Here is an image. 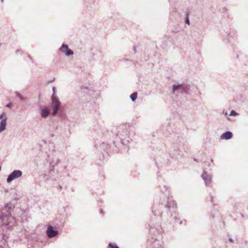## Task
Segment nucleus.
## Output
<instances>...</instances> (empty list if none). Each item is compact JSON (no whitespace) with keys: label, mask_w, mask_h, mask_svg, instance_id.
Wrapping results in <instances>:
<instances>
[{"label":"nucleus","mask_w":248,"mask_h":248,"mask_svg":"<svg viewBox=\"0 0 248 248\" xmlns=\"http://www.w3.org/2000/svg\"><path fill=\"white\" fill-rule=\"evenodd\" d=\"M117 137L121 140L122 144L124 146V148L125 151L127 152L129 149L128 144L132 140L129 136V132L127 130L124 129L121 132H119Z\"/></svg>","instance_id":"f257e3e1"},{"label":"nucleus","mask_w":248,"mask_h":248,"mask_svg":"<svg viewBox=\"0 0 248 248\" xmlns=\"http://www.w3.org/2000/svg\"><path fill=\"white\" fill-rule=\"evenodd\" d=\"M195 88L193 85L185 83L175 84L172 85V93L173 94L182 93H189L191 88L194 89Z\"/></svg>","instance_id":"f03ea898"},{"label":"nucleus","mask_w":248,"mask_h":248,"mask_svg":"<svg viewBox=\"0 0 248 248\" xmlns=\"http://www.w3.org/2000/svg\"><path fill=\"white\" fill-rule=\"evenodd\" d=\"M52 100V108L53 109L52 115L55 116L58 112L60 107L61 102L59 99L55 95H52L51 97Z\"/></svg>","instance_id":"7ed1b4c3"},{"label":"nucleus","mask_w":248,"mask_h":248,"mask_svg":"<svg viewBox=\"0 0 248 248\" xmlns=\"http://www.w3.org/2000/svg\"><path fill=\"white\" fill-rule=\"evenodd\" d=\"M22 171L18 170H13L7 177V182L11 183L14 180L20 177L22 175Z\"/></svg>","instance_id":"20e7f679"},{"label":"nucleus","mask_w":248,"mask_h":248,"mask_svg":"<svg viewBox=\"0 0 248 248\" xmlns=\"http://www.w3.org/2000/svg\"><path fill=\"white\" fill-rule=\"evenodd\" d=\"M201 177L203 180L205 185L206 186H211L212 185V178L210 176L208 175L207 173L204 171L201 175Z\"/></svg>","instance_id":"39448f33"},{"label":"nucleus","mask_w":248,"mask_h":248,"mask_svg":"<svg viewBox=\"0 0 248 248\" xmlns=\"http://www.w3.org/2000/svg\"><path fill=\"white\" fill-rule=\"evenodd\" d=\"M59 50L62 53H64L67 56L72 55L74 54L73 50L69 48L68 46L64 44H63L62 45Z\"/></svg>","instance_id":"423d86ee"},{"label":"nucleus","mask_w":248,"mask_h":248,"mask_svg":"<svg viewBox=\"0 0 248 248\" xmlns=\"http://www.w3.org/2000/svg\"><path fill=\"white\" fill-rule=\"evenodd\" d=\"M3 117H4V118L2 119L1 121L0 122V133L5 129L6 126L7 124L6 115L4 112H3L0 115V119H1Z\"/></svg>","instance_id":"0eeeda50"},{"label":"nucleus","mask_w":248,"mask_h":248,"mask_svg":"<svg viewBox=\"0 0 248 248\" xmlns=\"http://www.w3.org/2000/svg\"><path fill=\"white\" fill-rule=\"evenodd\" d=\"M46 233L49 238H52L58 235V231L55 230L53 226L49 225L47 227Z\"/></svg>","instance_id":"6e6552de"},{"label":"nucleus","mask_w":248,"mask_h":248,"mask_svg":"<svg viewBox=\"0 0 248 248\" xmlns=\"http://www.w3.org/2000/svg\"><path fill=\"white\" fill-rule=\"evenodd\" d=\"M166 197L167 198V203L165 205L164 208L167 210L171 208L173 209L176 208L177 205L175 202L169 196Z\"/></svg>","instance_id":"1a4fd4ad"},{"label":"nucleus","mask_w":248,"mask_h":248,"mask_svg":"<svg viewBox=\"0 0 248 248\" xmlns=\"http://www.w3.org/2000/svg\"><path fill=\"white\" fill-rule=\"evenodd\" d=\"M171 142L176 144V147L179 149V148L182 147L184 146V143L182 139H180L177 136L174 135V138L172 139Z\"/></svg>","instance_id":"9d476101"},{"label":"nucleus","mask_w":248,"mask_h":248,"mask_svg":"<svg viewBox=\"0 0 248 248\" xmlns=\"http://www.w3.org/2000/svg\"><path fill=\"white\" fill-rule=\"evenodd\" d=\"M163 208L162 205H154L152 208V212L155 216H160L162 217V213L160 211L161 208Z\"/></svg>","instance_id":"9b49d317"},{"label":"nucleus","mask_w":248,"mask_h":248,"mask_svg":"<svg viewBox=\"0 0 248 248\" xmlns=\"http://www.w3.org/2000/svg\"><path fill=\"white\" fill-rule=\"evenodd\" d=\"M169 216H170V222H173L175 223H178L179 224H182V221L180 219L179 217H177V215L175 213L174 214L173 213H170Z\"/></svg>","instance_id":"f8f14e48"},{"label":"nucleus","mask_w":248,"mask_h":248,"mask_svg":"<svg viewBox=\"0 0 248 248\" xmlns=\"http://www.w3.org/2000/svg\"><path fill=\"white\" fill-rule=\"evenodd\" d=\"M39 109L41 111V115L44 118L47 117L50 113V111L47 108H44L40 106Z\"/></svg>","instance_id":"ddd939ff"},{"label":"nucleus","mask_w":248,"mask_h":248,"mask_svg":"<svg viewBox=\"0 0 248 248\" xmlns=\"http://www.w3.org/2000/svg\"><path fill=\"white\" fill-rule=\"evenodd\" d=\"M232 137V133L230 131H228L224 133H223L221 136L220 138L221 139H224V140H230L231 139Z\"/></svg>","instance_id":"4468645a"},{"label":"nucleus","mask_w":248,"mask_h":248,"mask_svg":"<svg viewBox=\"0 0 248 248\" xmlns=\"http://www.w3.org/2000/svg\"><path fill=\"white\" fill-rule=\"evenodd\" d=\"M160 191L165 195L166 197L169 196L170 191L167 186L165 185H164L162 186H160Z\"/></svg>","instance_id":"2eb2a0df"},{"label":"nucleus","mask_w":248,"mask_h":248,"mask_svg":"<svg viewBox=\"0 0 248 248\" xmlns=\"http://www.w3.org/2000/svg\"><path fill=\"white\" fill-rule=\"evenodd\" d=\"M60 163V159L57 157H55L52 160H50L49 164L51 166L54 167Z\"/></svg>","instance_id":"dca6fc26"},{"label":"nucleus","mask_w":248,"mask_h":248,"mask_svg":"<svg viewBox=\"0 0 248 248\" xmlns=\"http://www.w3.org/2000/svg\"><path fill=\"white\" fill-rule=\"evenodd\" d=\"M148 225L151 229H153L154 228H155L156 229L158 230V228L159 227V224L155 225L154 223V222L152 220L150 221Z\"/></svg>","instance_id":"f3484780"},{"label":"nucleus","mask_w":248,"mask_h":248,"mask_svg":"<svg viewBox=\"0 0 248 248\" xmlns=\"http://www.w3.org/2000/svg\"><path fill=\"white\" fill-rule=\"evenodd\" d=\"M43 179L45 182H46L48 180H49L50 178V176L49 174H47L46 173H44L42 175Z\"/></svg>","instance_id":"a211bd4d"},{"label":"nucleus","mask_w":248,"mask_h":248,"mask_svg":"<svg viewBox=\"0 0 248 248\" xmlns=\"http://www.w3.org/2000/svg\"><path fill=\"white\" fill-rule=\"evenodd\" d=\"M137 96H138V93L137 92H134L133 93H132L131 95H130V99H131V100L134 102L135 101L136 99L137 98Z\"/></svg>","instance_id":"6ab92c4d"},{"label":"nucleus","mask_w":248,"mask_h":248,"mask_svg":"<svg viewBox=\"0 0 248 248\" xmlns=\"http://www.w3.org/2000/svg\"><path fill=\"white\" fill-rule=\"evenodd\" d=\"M108 248H119L115 243H109L108 246Z\"/></svg>","instance_id":"aec40b11"},{"label":"nucleus","mask_w":248,"mask_h":248,"mask_svg":"<svg viewBox=\"0 0 248 248\" xmlns=\"http://www.w3.org/2000/svg\"><path fill=\"white\" fill-rule=\"evenodd\" d=\"M16 96L20 99L21 101L24 102L26 101V98L22 97L21 95L17 92L16 93Z\"/></svg>","instance_id":"412c9836"},{"label":"nucleus","mask_w":248,"mask_h":248,"mask_svg":"<svg viewBox=\"0 0 248 248\" xmlns=\"http://www.w3.org/2000/svg\"><path fill=\"white\" fill-rule=\"evenodd\" d=\"M185 22L186 24H188V25H190V21L189 19L188 15L187 14H186V16L185 18Z\"/></svg>","instance_id":"4be33fe9"},{"label":"nucleus","mask_w":248,"mask_h":248,"mask_svg":"<svg viewBox=\"0 0 248 248\" xmlns=\"http://www.w3.org/2000/svg\"><path fill=\"white\" fill-rule=\"evenodd\" d=\"M237 114H238L237 113L235 110H232L231 111V112H230V115H231V116H236Z\"/></svg>","instance_id":"5701e85b"},{"label":"nucleus","mask_w":248,"mask_h":248,"mask_svg":"<svg viewBox=\"0 0 248 248\" xmlns=\"http://www.w3.org/2000/svg\"><path fill=\"white\" fill-rule=\"evenodd\" d=\"M209 196H210V201L211 202H213V196L212 195V194H211V193H210L209 194Z\"/></svg>","instance_id":"b1692460"},{"label":"nucleus","mask_w":248,"mask_h":248,"mask_svg":"<svg viewBox=\"0 0 248 248\" xmlns=\"http://www.w3.org/2000/svg\"><path fill=\"white\" fill-rule=\"evenodd\" d=\"M12 106V103L11 102L9 103L6 105L7 108H11Z\"/></svg>","instance_id":"393cba45"},{"label":"nucleus","mask_w":248,"mask_h":248,"mask_svg":"<svg viewBox=\"0 0 248 248\" xmlns=\"http://www.w3.org/2000/svg\"><path fill=\"white\" fill-rule=\"evenodd\" d=\"M52 90H53V95H54V94L55 93V91H56V88L55 87H53Z\"/></svg>","instance_id":"a878e982"},{"label":"nucleus","mask_w":248,"mask_h":248,"mask_svg":"<svg viewBox=\"0 0 248 248\" xmlns=\"http://www.w3.org/2000/svg\"><path fill=\"white\" fill-rule=\"evenodd\" d=\"M228 240L231 243H232L233 242V240L232 238H229Z\"/></svg>","instance_id":"bb28decb"},{"label":"nucleus","mask_w":248,"mask_h":248,"mask_svg":"<svg viewBox=\"0 0 248 248\" xmlns=\"http://www.w3.org/2000/svg\"><path fill=\"white\" fill-rule=\"evenodd\" d=\"M223 114H224L225 116L228 115V113L227 111H223Z\"/></svg>","instance_id":"cd10ccee"}]
</instances>
